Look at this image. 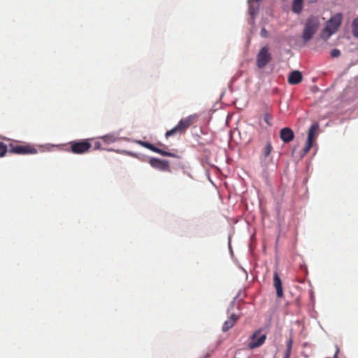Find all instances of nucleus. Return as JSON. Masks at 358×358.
I'll use <instances>...</instances> for the list:
<instances>
[{"instance_id":"obj_21","label":"nucleus","mask_w":358,"mask_h":358,"mask_svg":"<svg viewBox=\"0 0 358 358\" xmlns=\"http://www.w3.org/2000/svg\"><path fill=\"white\" fill-rule=\"evenodd\" d=\"M330 54L332 57H338L341 55V51L338 49L335 48L331 51Z\"/></svg>"},{"instance_id":"obj_19","label":"nucleus","mask_w":358,"mask_h":358,"mask_svg":"<svg viewBox=\"0 0 358 358\" xmlns=\"http://www.w3.org/2000/svg\"><path fill=\"white\" fill-rule=\"evenodd\" d=\"M272 150V146L270 142H267L266 145H265L264 150H263V155L264 157H267Z\"/></svg>"},{"instance_id":"obj_11","label":"nucleus","mask_w":358,"mask_h":358,"mask_svg":"<svg viewBox=\"0 0 358 358\" xmlns=\"http://www.w3.org/2000/svg\"><path fill=\"white\" fill-rule=\"evenodd\" d=\"M273 286L276 290V295L278 298H282L283 289L282 286L281 280L278 275V274L275 272L273 275Z\"/></svg>"},{"instance_id":"obj_27","label":"nucleus","mask_w":358,"mask_h":358,"mask_svg":"<svg viewBox=\"0 0 358 358\" xmlns=\"http://www.w3.org/2000/svg\"><path fill=\"white\" fill-rule=\"evenodd\" d=\"M338 352H339V349L338 348V347H336V351L334 358H337Z\"/></svg>"},{"instance_id":"obj_16","label":"nucleus","mask_w":358,"mask_h":358,"mask_svg":"<svg viewBox=\"0 0 358 358\" xmlns=\"http://www.w3.org/2000/svg\"><path fill=\"white\" fill-rule=\"evenodd\" d=\"M303 8V0H294L292 3V10L295 13H300Z\"/></svg>"},{"instance_id":"obj_6","label":"nucleus","mask_w":358,"mask_h":358,"mask_svg":"<svg viewBox=\"0 0 358 358\" xmlns=\"http://www.w3.org/2000/svg\"><path fill=\"white\" fill-rule=\"evenodd\" d=\"M70 150L73 154L81 155L89 151L92 145L89 139L73 141L69 143Z\"/></svg>"},{"instance_id":"obj_7","label":"nucleus","mask_w":358,"mask_h":358,"mask_svg":"<svg viewBox=\"0 0 358 358\" xmlns=\"http://www.w3.org/2000/svg\"><path fill=\"white\" fill-rule=\"evenodd\" d=\"M318 128L319 125L317 123L312 124L311 127H310L308 133L307 142L304 148L303 149V155H306L313 147V142L316 138Z\"/></svg>"},{"instance_id":"obj_18","label":"nucleus","mask_w":358,"mask_h":358,"mask_svg":"<svg viewBox=\"0 0 358 358\" xmlns=\"http://www.w3.org/2000/svg\"><path fill=\"white\" fill-rule=\"evenodd\" d=\"M352 34L355 37L358 38V18H355L352 24Z\"/></svg>"},{"instance_id":"obj_22","label":"nucleus","mask_w":358,"mask_h":358,"mask_svg":"<svg viewBox=\"0 0 358 358\" xmlns=\"http://www.w3.org/2000/svg\"><path fill=\"white\" fill-rule=\"evenodd\" d=\"M292 348V340L289 339L287 343V349L285 351L291 352Z\"/></svg>"},{"instance_id":"obj_12","label":"nucleus","mask_w":358,"mask_h":358,"mask_svg":"<svg viewBox=\"0 0 358 358\" xmlns=\"http://www.w3.org/2000/svg\"><path fill=\"white\" fill-rule=\"evenodd\" d=\"M150 164L152 166L162 171H166L169 168V162L167 161L159 159H152L150 160Z\"/></svg>"},{"instance_id":"obj_10","label":"nucleus","mask_w":358,"mask_h":358,"mask_svg":"<svg viewBox=\"0 0 358 358\" xmlns=\"http://www.w3.org/2000/svg\"><path fill=\"white\" fill-rule=\"evenodd\" d=\"M280 138L284 143H288L294 138V131L289 127H284L280 131Z\"/></svg>"},{"instance_id":"obj_13","label":"nucleus","mask_w":358,"mask_h":358,"mask_svg":"<svg viewBox=\"0 0 358 358\" xmlns=\"http://www.w3.org/2000/svg\"><path fill=\"white\" fill-rule=\"evenodd\" d=\"M302 79L301 73L299 71H294L288 76V83L291 85H297L301 82Z\"/></svg>"},{"instance_id":"obj_8","label":"nucleus","mask_w":358,"mask_h":358,"mask_svg":"<svg viewBox=\"0 0 358 358\" xmlns=\"http://www.w3.org/2000/svg\"><path fill=\"white\" fill-rule=\"evenodd\" d=\"M271 59V54L268 52V48L263 47L257 57V66L262 69L264 67Z\"/></svg>"},{"instance_id":"obj_3","label":"nucleus","mask_w":358,"mask_h":358,"mask_svg":"<svg viewBox=\"0 0 358 358\" xmlns=\"http://www.w3.org/2000/svg\"><path fill=\"white\" fill-rule=\"evenodd\" d=\"M319 20L316 17H308L303 31V39L305 42L310 41L319 28Z\"/></svg>"},{"instance_id":"obj_2","label":"nucleus","mask_w":358,"mask_h":358,"mask_svg":"<svg viewBox=\"0 0 358 358\" xmlns=\"http://www.w3.org/2000/svg\"><path fill=\"white\" fill-rule=\"evenodd\" d=\"M343 19L341 13H336L332 16L326 24V26L322 29L320 36L324 41H327L329 37L335 34L341 26Z\"/></svg>"},{"instance_id":"obj_9","label":"nucleus","mask_w":358,"mask_h":358,"mask_svg":"<svg viewBox=\"0 0 358 358\" xmlns=\"http://www.w3.org/2000/svg\"><path fill=\"white\" fill-rule=\"evenodd\" d=\"M138 143L142 146H143L144 148H146L150 150H152V152H155L156 153H158V154H160L162 156H164V157H174V155L169 152H167V151H164L162 149H159L157 147H155L154 145L148 143V142H145V141H138Z\"/></svg>"},{"instance_id":"obj_25","label":"nucleus","mask_w":358,"mask_h":358,"mask_svg":"<svg viewBox=\"0 0 358 358\" xmlns=\"http://www.w3.org/2000/svg\"><path fill=\"white\" fill-rule=\"evenodd\" d=\"M291 355V352L285 351L284 353L283 358H289Z\"/></svg>"},{"instance_id":"obj_15","label":"nucleus","mask_w":358,"mask_h":358,"mask_svg":"<svg viewBox=\"0 0 358 358\" xmlns=\"http://www.w3.org/2000/svg\"><path fill=\"white\" fill-rule=\"evenodd\" d=\"M260 0H249V12L251 15H255L257 13L259 8V2Z\"/></svg>"},{"instance_id":"obj_23","label":"nucleus","mask_w":358,"mask_h":358,"mask_svg":"<svg viewBox=\"0 0 358 358\" xmlns=\"http://www.w3.org/2000/svg\"><path fill=\"white\" fill-rule=\"evenodd\" d=\"M260 34L262 37H264V38L267 37V31L266 30V29L264 27L262 29Z\"/></svg>"},{"instance_id":"obj_1","label":"nucleus","mask_w":358,"mask_h":358,"mask_svg":"<svg viewBox=\"0 0 358 358\" xmlns=\"http://www.w3.org/2000/svg\"><path fill=\"white\" fill-rule=\"evenodd\" d=\"M197 120L198 115L196 114L190 115L185 118L181 119L175 127L166 132V138L175 136L178 134H184L189 127H190L197 121Z\"/></svg>"},{"instance_id":"obj_14","label":"nucleus","mask_w":358,"mask_h":358,"mask_svg":"<svg viewBox=\"0 0 358 358\" xmlns=\"http://www.w3.org/2000/svg\"><path fill=\"white\" fill-rule=\"evenodd\" d=\"M238 317L236 315L232 314L230 317L225 321L222 326V331L226 332L228 330H229L231 328H232L236 322H237Z\"/></svg>"},{"instance_id":"obj_4","label":"nucleus","mask_w":358,"mask_h":358,"mask_svg":"<svg viewBox=\"0 0 358 358\" xmlns=\"http://www.w3.org/2000/svg\"><path fill=\"white\" fill-rule=\"evenodd\" d=\"M8 152L17 155H34L38 152V150L29 144L10 143Z\"/></svg>"},{"instance_id":"obj_20","label":"nucleus","mask_w":358,"mask_h":358,"mask_svg":"<svg viewBox=\"0 0 358 358\" xmlns=\"http://www.w3.org/2000/svg\"><path fill=\"white\" fill-rule=\"evenodd\" d=\"M7 152H8V147L4 143L0 142V157H3Z\"/></svg>"},{"instance_id":"obj_26","label":"nucleus","mask_w":358,"mask_h":358,"mask_svg":"<svg viewBox=\"0 0 358 358\" xmlns=\"http://www.w3.org/2000/svg\"><path fill=\"white\" fill-rule=\"evenodd\" d=\"M101 148V143L99 142H96L95 143V149H100Z\"/></svg>"},{"instance_id":"obj_5","label":"nucleus","mask_w":358,"mask_h":358,"mask_svg":"<svg viewBox=\"0 0 358 358\" xmlns=\"http://www.w3.org/2000/svg\"><path fill=\"white\" fill-rule=\"evenodd\" d=\"M267 336V331L264 328H259L256 330L252 335L250 336V342L248 343V347L250 349H255L262 346L266 339Z\"/></svg>"},{"instance_id":"obj_24","label":"nucleus","mask_w":358,"mask_h":358,"mask_svg":"<svg viewBox=\"0 0 358 358\" xmlns=\"http://www.w3.org/2000/svg\"><path fill=\"white\" fill-rule=\"evenodd\" d=\"M270 119H271L270 115L268 114H266L265 117H264V120L268 124H270V122H269Z\"/></svg>"},{"instance_id":"obj_17","label":"nucleus","mask_w":358,"mask_h":358,"mask_svg":"<svg viewBox=\"0 0 358 358\" xmlns=\"http://www.w3.org/2000/svg\"><path fill=\"white\" fill-rule=\"evenodd\" d=\"M101 139L106 143H111L117 141V137H115L114 135L108 134L102 136Z\"/></svg>"}]
</instances>
